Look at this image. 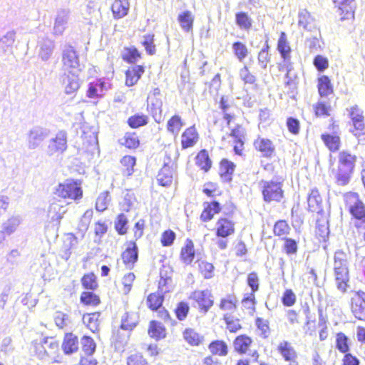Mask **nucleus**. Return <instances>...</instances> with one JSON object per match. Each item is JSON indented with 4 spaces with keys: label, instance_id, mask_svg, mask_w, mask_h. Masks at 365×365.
<instances>
[{
    "label": "nucleus",
    "instance_id": "nucleus-1",
    "mask_svg": "<svg viewBox=\"0 0 365 365\" xmlns=\"http://www.w3.org/2000/svg\"><path fill=\"white\" fill-rule=\"evenodd\" d=\"M54 193L61 198L73 201L79 200L83 197L81 182L72 179H67L59 183L56 187Z\"/></svg>",
    "mask_w": 365,
    "mask_h": 365
},
{
    "label": "nucleus",
    "instance_id": "nucleus-2",
    "mask_svg": "<svg viewBox=\"0 0 365 365\" xmlns=\"http://www.w3.org/2000/svg\"><path fill=\"white\" fill-rule=\"evenodd\" d=\"M346 206L350 214L359 221L360 224H365V205L360 200L358 194L349 192L345 195ZM357 227L361 225L356 224Z\"/></svg>",
    "mask_w": 365,
    "mask_h": 365
},
{
    "label": "nucleus",
    "instance_id": "nucleus-3",
    "mask_svg": "<svg viewBox=\"0 0 365 365\" xmlns=\"http://www.w3.org/2000/svg\"><path fill=\"white\" fill-rule=\"evenodd\" d=\"M277 49L284 60L282 68H285L287 71L286 78H288V80L285 81V83L289 85L291 79L289 76L292 69L289 55L291 48L287 39V35L284 32H282L280 34L277 43Z\"/></svg>",
    "mask_w": 365,
    "mask_h": 365
},
{
    "label": "nucleus",
    "instance_id": "nucleus-4",
    "mask_svg": "<svg viewBox=\"0 0 365 365\" xmlns=\"http://www.w3.org/2000/svg\"><path fill=\"white\" fill-rule=\"evenodd\" d=\"M67 148V134L65 131L58 132L54 138L49 140L46 153L49 156L58 155Z\"/></svg>",
    "mask_w": 365,
    "mask_h": 365
},
{
    "label": "nucleus",
    "instance_id": "nucleus-5",
    "mask_svg": "<svg viewBox=\"0 0 365 365\" xmlns=\"http://www.w3.org/2000/svg\"><path fill=\"white\" fill-rule=\"evenodd\" d=\"M262 194L264 201L279 202L283 197L282 185L281 182L274 181H265L263 182Z\"/></svg>",
    "mask_w": 365,
    "mask_h": 365
},
{
    "label": "nucleus",
    "instance_id": "nucleus-6",
    "mask_svg": "<svg viewBox=\"0 0 365 365\" xmlns=\"http://www.w3.org/2000/svg\"><path fill=\"white\" fill-rule=\"evenodd\" d=\"M62 61L64 72L81 73V66L78 56L73 47L69 46L63 51Z\"/></svg>",
    "mask_w": 365,
    "mask_h": 365
},
{
    "label": "nucleus",
    "instance_id": "nucleus-7",
    "mask_svg": "<svg viewBox=\"0 0 365 365\" xmlns=\"http://www.w3.org/2000/svg\"><path fill=\"white\" fill-rule=\"evenodd\" d=\"M347 111L354 127L351 132L357 136L365 128L363 111L357 106L351 107L349 109H347Z\"/></svg>",
    "mask_w": 365,
    "mask_h": 365
},
{
    "label": "nucleus",
    "instance_id": "nucleus-8",
    "mask_svg": "<svg viewBox=\"0 0 365 365\" xmlns=\"http://www.w3.org/2000/svg\"><path fill=\"white\" fill-rule=\"evenodd\" d=\"M351 309L356 318L365 321V292L354 294L351 300Z\"/></svg>",
    "mask_w": 365,
    "mask_h": 365
},
{
    "label": "nucleus",
    "instance_id": "nucleus-9",
    "mask_svg": "<svg viewBox=\"0 0 365 365\" xmlns=\"http://www.w3.org/2000/svg\"><path fill=\"white\" fill-rule=\"evenodd\" d=\"M48 135V132L46 128L34 127L31 129L27 137V146L29 149L34 150L37 148Z\"/></svg>",
    "mask_w": 365,
    "mask_h": 365
},
{
    "label": "nucleus",
    "instance_id": "nucleus-10",
    "mask_svg": "<svg viewBox=\"0 0 365 365\" xmlns=\"http://www.w3.org/2000/svg\"><path fill=\"white\" fill-rule=\"evenodd\" d=\"M79 74L76 72H64L62 81L66 93L73 94L78 90L81 85Z\"/></svg>",
    "mask_w": 365,
    "mask_h": 365
},
{
    "label": "nucleus",
    "instance_id": "nucleus-11",
    "mask_svg": "<svg viewBox=\"0 0 365 365\" xmlns=\"http://www.w3.org/2000/svg\"><path fill=\"white\" fill-rule=\"evenodd\" d=\"M38 55L43 61H47L51 56L55 48L54 41L48 38H43L38 43Z\"/></svg>",
    "mask_w": 365,
    "mask_h": 365
},
{
    "label": "nucleus",
    "instance_id": "nucleus-12",
    "mask_svg": "<svg viewBox=\"0 0 365 365\" xmlns=\"http://www.w3.org/2000/svg\"><path fill=\"white\" fill-rule=\"evenodd\" d=\"M191 298L196 301L199 307L206 312L213 304V301L211 299V295L209 291H195L192 295Z\"/></svg>",
    "mask_w": 365,
    "mask_h": 365
},
{
    "label": "nucleus",
    "instance_id": "nucleus-13",
    "mask_svg": "<svg viewBox=\"0 0 365 365\" xmlns=\"http://www.w3.org/2000/svg\"><path fill=\"white\" fill-rule=\"evenodd\" d=\"M69 19V12L66 10H61L57 13L55 18L53 34L55 36H61L68 24Z\"/></svg>",
    "mask_w": 365,
    "mask_h": 365
},
{
    "label": "nucleus",
    "instance_id": "nucleus-14",
    "mask_svg": "<svg viewBox=\"0 0 365 365\" xmlns=\"http://www.w3.org/2000/svg\"><path fill=\"white\" fill-rule=\"evenodd\" d=\"M199 138L198 133L195 126H191L182 133L181 135V145L182 148H187L194 146Z\"/></svg>",
    "mask_w": 365,
    "mask_h": 365
},
{
    "label": "nucleus",
    "instance_id": "nucleus-15",
    "mask_svg": "<svg viewBox=\"0 0 365 365\" xmlns=\"http://www.w3.org/2000/svg\"><path fill=\"white\" fill-rule=\"evenodd\" d=\"M235 232L234 223L226 219H220L216 224V234L218 237L225 238Z\"/></svg>",
    "mask_w": 365,
    "mask_h": 365
},
{
    "label": "nucleus",
    "instance_id": "nucleus-16",
    "mask_svg": "<svg viewBox=\"0 0 365 365\" xmlns=\"http://www.w3.org/2000/svg\"><path fill=\"white\" fill-rule=\"evenodd\" d=\"M124 264L129 268L133 267L138 259V248L135 242H130L126 250L122 254Z\"/></svg>",
    "mask_w": 365,
    "mask_h": 365
},
{
    "label": "nucleus",
    "instance_id": "nucleus-17",
    "mask_svg": "<svg viewBox=\"0 0 365 365\" xmlns=\"http://www.w3.org/2000/svg\"><path fill=\"white\" fill-rule=\"evenodd\" d=\"M298 25L299 27L309 31H312L317 28L314 18L306 9H302L299 12Z\"/></svg>",
    "mask_w": 365,
    "mask_h": 365
},
{
    "label": "nucleus",
    "instance_id": "nucleus-18",
    "mask_svg": "<svg viewBox=\"0 0 365 365\" xmlns=\"http://www.w3.org/2000/svg\"><path fill=\"white\" fill-rule=\"evenodd\" d=\"M255 148L262 153L264 157H269L274 151L272 142L267 138H258L254 142Z\"/></svg>",
    "mask_w": 365,
    "mask_h": 365
},
{
    "label": "nucleus",
    "instance_id": "nucleus-19",
    "mask_svg": "<svg viewBox=\"0 0 365 365\" xmlns=\"http://www.w3.org/2000/svg\"><path fill=\"white\" fill-rule=\"evenodd\" d=\"M308 208L312 212L322 211V199L317 189L312 190L307 198Z\"/></svg>",
    "mask_w": 365,
    "mask_h": 365
},
{
    "label": "nucleus",
    "instance_id": "nucleus-20",
    "mask_svg": "<svg viewBox=\"0 0 365 365\" xmlns=\"http://www.w3.org/2000/svg\"><path fill=\"white\" fill-rule=\"evenodd\" d=\"M277 350L287 361L292 362V361H296L297 358L294 347L287 341H281L277 346Z\"/></svg>",
    "mask_w": 365,
    "mask_h": 365
},
{
    "label": "nucleus",
    "instance_id": "nucleus-21",
    "mask_svg": "<svg viewBox=\"0 0 365 365\" xmlns=\"http://www.w3.org/2000/svg\"><path fill=\"white\" fill-rule=\"evenodd\" d=\"M62 349L66 354L77 351L78 349V337L72 333L66 334L62 343Z\"/></svg>",
    "mask_w": 365,
    "mask_h": 365
},
{
    "label": "nucleus",
    "instance_id": "nucleus-22",
    "mask_svg": "<svg viewBox=\"0 0 365 365\" xmlns=\"http://www.w3.org/2000/svg\"><path fill=\"white\" fill-rule=\"evenodd\" d=\"M336 277L337 288L342 292H346L349 281L348 266L340 267L339 269H334Z\"/></svg>",
    "mask_w": 365,
    "mask_h": 365
},
{
    "label": "nucleus",
    "instance_id": "nucleus-23",
    "mask_svg": "<svg viewBox=\"0 0 365 365\" xmlns=\"http://www.w3.org/2000/svg\"><path fill=\"white\" fill-rule=\"evenodd\" d=\"M184 125L181 117L178 115H174L167 122V131L176 138Z\"/></svg>",
    "mask_w": 365,
    "mask_h": 365
},
{
    "label": "nucleus",
    "instance_id": "nucleus-24",
    "mask_svg": "<svg viewBox=\"0 0 365 365\" xmlns=\"http://www.w3.org/2000/svg\"><path fill=\"white\" fill-rule=\"evenodd\" d=\"M22 221L20 215H13L7 219L1 225L2 232L7 235L15 232Z\"/></svg>",
    "mask_w": 365,
    "mask_h": 365
},
{
    "label": "nucleus",
    "instance_id": "nucleus-25",
    "mask_svg": "<svg viewBox=\"0 0 365 365\" xmlns=\"http://www.w3.org/2000/svg\"><path fill=\"white\" fill-rule=\"evenodd\" d=\"M130 8L127 0H115L111 9L115 19H121L128 14Z\"/></svg>",
    "mask_w": 365,
    "mask_h": 365
},
{
    "label": "nucleus",
    "instance_id": "nucleus-26",
    "mask_svg": "<svg viewBox=\"0 0 365 365\" xmlns=\"http://www.w3.org/2000/svg\"><path fill=\"white\" fill-rule=\"evenodd\" d=\"M15 38L16 33L14 31L6 32L0 38V56L11 50Z\"/></svg>",
    "mask_w": 365,
    "mask_h": 365
},
{
    "label": "nucleus",
    "instance_id": "nucleus-27",
    "mask_svg": "<svg viewBox=\"0 0 365 365\" xmlns=\"http://www.w3.org/2000/svg\"><path fill=\"white\" fill-rule=\"evenodd\" d=\"M181 259L185 264H190L195 258L194 244L191 240L187 239L185 246L182 248L180 252Z\"/></svg>",
    "mask_w": 365,
    "mask_h": 365
},
{
    "label": "nucleus",
    "instance_id": "nucleus-28",
    "mask_svg": "<svg viewBox=\"0 0 365 365\" xmlns=\"http://www.w3.org/2000/svg\"><path fill=\"white\" fill-rule=\"evenodd\" d=\"M143 73L144 68L141 66H135L131 69L128 70L126 72L125 84L128 86H133L138 81Z\"/></svg>",
    "mask_w": 365,
    "mask_h": 365
},
{
    "label": "nucleus",
    "instance_id": "nucleus-29",
    "mask_svg": "<svg viewBox=\"0 0 365 365\" xmlns=\"http://www.w3.org/2000/svg\"><path fill=\"white\" fill-rule=\"evenodd\" d=\"M105 90H106V83L101 79L96 80L89 83L88 96L89 98L102 96Z\"/></svg>",
    "mask_w": 365,
    "mask_h": 365
},
{
    "label": "nucleus",
    "instance_id": "nucleus-30",
    "mask_svg": "<svg viewBox=\"0 0 365 365\" xmlns=\"http://www.w3.org/2000/svg\"><path fill=\"white\" fill-rule=\"evenodd\" d=\"M99 312L84 314L83 316V322L92 332H96L98 330L99 327Z\"/></svg>",
    "mask_w": 365,
    "mask_h": 365
},
{
    "label": "nucleus",
    "instance_id": "nucleus-31",
    "mask_svg": "<svg viewBox=\"0 0 365 365\" xmlns=\"http://www.w3.org/2000/svg\"><path fill=\"white\" fill-rule=\"evenodd\" d=\"M178 21L181 29L186 31L190 32L192 30L194 16L190 11H185L178 16Z\"/></svg>",
    "mask_w": 365,
    "mask_h": 365
},
{
    "label": "nucleus",
    "instance_id": "nucleus-32",
    "mask_svg": "<svg viewBox=\"0 0 365 365\" xmlns=\"http://www.w3.org/2000/svg\"><path fill=\"white\" fill-rule=\"evenodd\" d=\"M66 212V207L61 205L58 202H53L49 207L48 215L53 221L59 222Z\"/></svg>",
    "mask_w": 365,
    "mask_h": 365
},
{
    "label": "nucleus",
    "instance_id": "nucleus-33",
    "mask_svg": "<svg viewBox=\"0 0 365 365\" xmlns=\"http://www.w3.org/2000/svg\"><path fill=\"white\" fill-rule=\"evenodd\" d=\"M322 140L330 151L335 152L339 149L341 140L336 135L322 134Z\"/></svg>",
    "mask_w": 365,
    "mask_h": 365
},
{
    "label": "nucleus",
    "instance_id": "nucleus-34",
    "mask_svg": "<svg viewBox=\"0 0 365 365\" xmlns=\"http://www.w3.org/2000/svg\"><path fill=\"white\" fill-rule=\"evenodd\" d=\"M184 340L191 346H197L202 341V336L191 328L185 329L182 333Z\"/></svg>",
    "mask_w": 365,
    "mask_h": 365
},
{
    "label": "nucleus",
    "instance_id": "nucleus-35",
    "mask_svg": "<svg viewBox=\"0 0 365 365\" xmlns=\"http://www.w3.org/2000/svg\"><path fill=\"white\" fill-rule=\"evenodd\" d=\"M356 162V156L350 154L346 151H343L339 153V166L346 168L347 169L354 170Z\"/></svg>",
    "mask_w": 365,
    "mask_h": 365
},
{
    "label": "nucleus",
    "instance_id": "nucleus-36",
    "mask_svg": "<svg viewBox=\"0 0 365 365\" xmlns=\"http://www.w3.org/2000/svg\"><path fill=\"white\" fill-rule=\"evenodd\" d=\"M148 334L150 337L158 340L165 337L166 331L160 323L153 321L150 324Z\"/></svg>",
    "mask_w": 365,
    "mask_h": 365
},
{
    "label": "nucleus",
    "instance_id": "nucleus-37",
    "mask_svg": "<svg viewBox=\"0 0 365 365\" xmlns=\"http://www.w3.org/2000/svg\"><path fill=\"white\" fill-rule=\"evenodd\" d=\"M318 91L322 97H325L331 94L333 91L329 78L326 76H322L318 79Z\"/></svg>",
    "mask_w": 365,
    "mask_h": 365
},
{
    "label": "nucleus",
    "instance_id": "nucleus-38",
    "mask_svg": "<svg viewBox=\"0 0 365 365\" xmlns=\"http://www.w3.org/2000/svg\"><path fill=\"white\" fill-rule=\"evenodd\" d=\"M220 211V204L214 201L205 208L201 214L200 218L204 222L209 221L213 217L214 215L218 213Z\"/></svg>",
    "mask_w": 365,
    "mask_h": 365
},
{
    "label": "nucleus",
    "instance_id": "nucleus-39",
    "mask_svg": "<svg viewBox=\"0 0 365 365\" xmlns=\"http://www.w3.org/2000/svg\"><path fill=\"white\" fill-rule=\"evenodd\" d=\"M157 180L163 186H168L173 182V170L168 166L163 167L159 172Z\"/></svg>",
    "mask_w": 365,
    "mask_h": 365
},
{
    "label": "nucleus",
    "instance_id": "nucleus-40",
    "mask_svg": "<svg viewBox=\"0 0 365 365\" xmlns=\"http://www.w3.org/2000/svg\"><path fill=\"white\" fill-rule=\"evenodd\" d=\"M235 165L227 160H222L220 165V174L225 180H231V175L234 172Z\"/></svg>",
    "mask_w": 365,
    "mask_h": 365
},
{
    "label": "nucleus",
    "instance_id": "nucleus-41",
    "mask_svg": "<svg viewBox=\"0 0 365 365\" xmlns=\"http://www.w3.org/2000/svg\"><path fill=\"white\" fill-rule=\"evenodd\" d=\"M252 340L246 336H240L234 341L235 349L240 353H245L250 346Z\"/></svg>",
    "mask_w": 365,
    "mask_h": 365
},
{
    "label": "nucleus",
    "instance_id": "nucleus-42",
    "mask_svg": "<svg viewBox=\"0 0 365 365\" xmlns=\"http://www.w3.org/2000/svg\"><path fill=\"white\" fill-rule=\"evenodd\" d=\"M353 170L347 169L346 168H338L337 173L336 174V179L338 185H346L349 180Z\"/></svg>",
    "mask_w": 365,
    "mask_h": 365
},
{
    "label": "nucleus",
    "instance_id": "nucleus-43",
    "mask_svg": "<svg viewBox=\"0 0 365 365\" xmlns=\"http://www.w3.org/2000/svg\"><path fill=\"white\" fill-rule=\"evenodd\" d=\"M209 349L211 353L219 356H225L227 354V346L222 341H215L212 342Z\"/></svg>",
    "mask_w": 365,
    "mask_h": 365
},
{
    "label": "nucleus",
    "instance_id": "nucleus-44",
    "mask_svg": "<svg viewBox=\"0 0 365 365\" xmlns=\"http://www.w3.org/2000/svg\"><path fill=\"white\" fill-rule=\"evenodd\" d=\"M163 301V296L160 292L150 294L147 299L148 305L152 310H157L160 308Z\"/></svg>",
    "mask_w": 365,
    "mask_h": 365
},
{
    "label": "nucleus",
    "instance_id": "nucleus-45",
    "mask_svg": "<svg viewBox=\"0 0 365 365\" xmlns=\"http://www.w3.org/2000/svg\"><path fill=\"white\" fill-rule=\"evenodd\" d=\"M148 123V118L143 114H135L128 119V125L133 128L143 126Z\"/></svg>",
    "mask_w": 365,
    "mask_h": 365
},
{
    "label": "nucleus",
    "instance_id": "nucleus-46",
    "mask_svg": "<svg viewBox=\"0 0 365 365\" xmlns=\"http://www.w3.org/2000/svg\"><path fill=\"white\" fill-rule=\"evenodd\" d=\"M232 51L237 57V58L240 61H243V60L248 55V49L245 44L241 42H235L232 44Z\"/></svg>",
    "mask_w": 365,
    "mask_h": 365
},
{
    "label": "nucleus",
    "instance_id": "nucleus-47",
    "mask_svg": "<svg viewBox=\"0 0 365 365\" xmlns=\"http://www.w3.org/2000/svg\"><path fill=\"white\" fill-rule=\"evenodd\" d=\"M237 299L235 296H227L222 299L220 308L223 311L233 312L236 309Z\"/></svg>",
    "mask_w": 365,
    "mask_h": 365
},
{
    "label": "nucleus",
    "instance_id": "nucleus-48",
    "mask_svg": "<svg viewBox=\"0 0 365 365\" xmlns=\"http://www.w3.org/2000/svg\"><path fill=\"white\" fill-rule=\"evenodd\" d=\"M197 165L202 170L207 171L211 167V161L205 150L200 151L196 157Z\"/></svg>",
    "mask_w": 365,
    "mask_h": 365
},
{
    "label": "nucleus",
    "instance_id": "nucleus-49",
    "mask_svg": "<svg viewBox=\"0 0 365 365\" xmlns=\"http://www.w3.org/2000/svg\"><path fill=\"white\" fill-rule=\"evenodd\" d=\"M315 114L317 116H329L330 115L331 106L328 102L324 101H319L314 106Z\"/></svg>",
    "mask_w": 365,
    "mask_h": 365
},
{
    "label": "nucleus",
    "instance_id": "nucleus-50",
    "mask_svg": "<svg viewBox=\"0 0 365 365\" xmlns=\"http://www.w3.org/2000/svg\"><path fill=\"white\" fill-rule=\"evenodd\" d=\"M110 201L109 192L108 191L103 192L99 195L96 200V208L99 212L106 210Z\"/></svg>",
    "mask_w": 365,
    "mask_h": 365
},
{
    "label": "nucleus",
    "instance_id": "nucleus-51",
    "mask_svg": "<svg viewBox=\"0 0 365 365\" xmlns=\"http://www.w3.org/2000/svg\"><path fill=\"white\" fill-rule=\"evenodd\" d=\"M334 261V269H339L340 267L348 266L347 255L341 250L335 252Z\"/></svg>",
    "mask_w": 365,
    "mask_h": 365
},
{
    "label": "nucleus",
    "instance_id": "nucleus-52",
    "mask_svg": "<svg viewBox=\"0 0 365 365\" xmlns=\"http://www.w3.org/2000/svg\"><path fill=\"white\" fill-rule=\"evenodd\" d=\"M42 348L44 354L49 356L58 351V344L53 338H46L43 339Z\"/></svg>",
    "mask_w": 365,
    "mask_h": 365
},
{
    "label": "nucleus",
    "instance_id": "nucleus-53",
    "mask_svg": "<svg viewBox=\"0 0 365 365\" xmlns=\"http://www.w3.org/2000/svg\"><path fill=\"white\" fill-rule=\"evenodd\" d=\"M81 301L86 305L96 306L100 303L98 296L91 292H84L81 296Z\"/></svg>",
    "mask_w": 365,
    "mask_h": 365
},
{
    "label": "nucleus",
    "instance_id": "nucleus-54",
    "mask_svg": "<svg viewBox=\"0 0 365 365\" xmlns=\"http://www.w3.org/2000/svg\"><path fill=\"white\" fill-rule=\"evenodd\" d=\"M273 231L275 235L284 237L289 233L290 227L286 221L279 220L275 223Z\"/></svg>",
    "mask_w": 365,
    "mask_h": 365
},
{
    "label": "nucleus",
    "instance_id": "nucleus-55",
    "mask_svg": "<svg viewBox=\"0 0 365 365\" xmlns=\"http://www.w3.org/2000/svg\"><path fill=\"white\" fill-rule=\"evenodd\" d=\"M348 341L349 339L344 334L341 332L338 333L336 339L337 349L342 353L348 352L349 350Z\"/></svg>",
    "mask_w": 365,
    "mask_h": 365
},
{
    "label": "nucleus",
    "instance_id": "nucleus-56",
    "mask_svg": "<svg viewBox=\"0 0 365 365\" xmlns=\"http://www.w3.org/2000/svg\"><path fill=\"white\" fill-rule=\"evenodd\" d=\"M339 11L346 14H351L354 9V0H333Z\"/></svg>",
    "mask_w": 365,
    "mask_h": 365
},
{
    "label": "nucleus",
    "instance_id": "nucleus-57",
    "mask_svg": "<svg viewBox=\"0 0 365 365\" xmlns=\"http://www.w3.org/2000/svg\"><path fill=\"white\" fill-rule=\"evenodd\" d=\"M122 165L125 168L124 173L127 176L132 175L133 171V167L135 165V158L130 155L124 156L121 161Z\"/></svg>",
    "mask_w": 365,
    "mask_h": 365
},
{
    "label": "nucleus",
    "instance_id": "nucleus-58",
    "mask_svg": "<svg viewBox=\"0 0 365 365\" xmlns=\"http://www.w3.org/2000/svg\"><path fill=\"white\" fill-rule=\"evenodd\" d=\"M83 350L87 355H91L96 350V343L89 336H84L81 339Z\"/></svg>",
    "mask_w": 365,
    "mask_h": 365
},
{
    "label": "nucleus",
    "instance_id": "nucleus-59",
    "mask_svg": "<svg viewBox=\"0 0 365 365\" xmlns=\"http://www.w3.org/2000/svg\"><path fill=\"white\" fill-rule=\"evenodd\" d=\"M199 270L206 279H210L213 276L214 266L207 262L201 261L198 263Z\"/></svg>",
    "mask_w": 365,
    "mask_h": 365
},
{
    "label": "nucleus",
    "instance_id": "nucleus-60",
    "mask_svg": "<svg viewBox=\"0 0 365 365\" xmlns=\"http://www.w3.org/2000/svg\"><path fill=\"white\" fill-rule=\"evenodd\" d=\"M123 58L130 63H133L140 58V53L134 47L125 48L123 53Z\"/></svg>",
    "mask_w": 365,
    "mask_h": 365
},
{
    "label": "nucleus",
    "instance_id": "nucleus-61",
    "mask_svg": "<svg viewBox=\"0 0 365 365\" xmlns=\"http://www.w3.org/2000/svg\"><path fill=\"white\" fill-rule=\"evenodd\" d=\"M236 22L242 29L247 30L252 26V20L245 13L237 14L236 15Z\"/></svg>",
    "mask_w": 365,
    "mask_h": 365
},
{
    "label": "nucleus",
    "instance_id": "nucleus-62",
    "mask_svg": "<svg viewBox=\"0 0 365 365\" xmlns=\"http://www.w3.org/2000/svg\"><path fill=\"white\" fill-rule=\"evenodd\" d=\"M224 319L226 322L227 329L231 332H236L241 328L240 321L233 317L226 314L224 315Z\"/></svg>",
    "mask_w": 365,
    "mask_h": 365
},
{
    "label": "nucleus",
    "instance_id": "nucleus-63",
    "mask_svg": "<svg viewBox=\"0 0 365 365\" xmlns=\"http://www.w3.org/2000/svg\"><path fill=\"white\" fill-rule=\"evenodd\" d=\"M138 316L135 313L127 314L126 317L123 319L121 328L123 329H132L134 328L138 322Z\"/></svg>",
    "mask_w": 365,
    "mask_h": 365
},
{
    "label": "nucleus",
    "instance_id": "nucleus-64",
    "mask_svg": "<svg viewBox=\"0 0 365 365\" xmlns=\"http://www.w3.org/2000/svg\"><path fill=\"white\" fill-rule=\"evenodd\" d=\"M82 284L86 289H95L98 286L96 276L93 273L84 275L82 278Z\"/></svg>",
    "mask_w": 365,
    "mask_h": 365
}]
</instances>
